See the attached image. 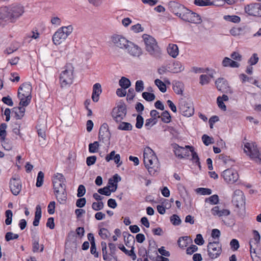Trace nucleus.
<instances>
[{
    "label": "nucleus",
    "instance_id": "obj_1",
    "mask_svg": "<svg viewBox=\"0 0 261 261\" xmlns=\"http://www.w3.org/2000/svg\"><path fill=\"white\" fill-rule=\"evenodd\" d=\"M143 162L146 168L151 175H155L160 171V163L152 149L146 147L144 149Z\"/></svg>",
    "mask_w": 261,
    "mask_h": 261
},
{
    "label": "nucleus",
    "instance_id": "obj_2",
    "mask_svg": "<svg viewBox=\"0 0 261 261\" xmlns=\"http://www.w3.org/2000/svg\"><path fill=\"white\" fill-rule=\"evenodd\" d=\"M142 38L145 44L146 50L148 53L156 59H160L162 56V51L155 39L147 34H144Z\"/></svg>",
    "mask_w": 261,
    "mask_h": 261
},
{
    "label": "nucleus",
    "instance_id": "obj_3",
    "mask_svg": "<svg viewBox=\"0 0 261 261\" xmlns=\"http://www.w3.org/2000/svg\"><path fill=\"white\" fill-rule=\"evenodd\" d=\"M73 27L71 25L62 27L59 29L53 36V41L56 45L60 44L72 32Z\"/></svg>",
    "mask_w": 261,
    "mask_h": 261
},
{
    "label": "nucleus",
    "instance_id": "obj_4",
    "mask_svg": "<svg viewBox=\"0 0 261 261\" xmlns=\"http://www.w3.org/2000/svg\"><path fill=\"white\" fill-rule=\"evenodd\" d=\"M8 11V21L14 22L24 13L23 7L20 5H13L6 7Z\"/></svg>",
    "mask_w": 261,
    "mask_h": 261
},
{
    "label": "nucleus",
    "instance_id": "obj_5",
    "mask_svg": "<svg viewBox=\"0 0 261 261\" xmlns=\"http://www.w3.org/2000/svg\"><path fill=\"white\" fill-rule=\"evenodd\" d=\"M178 107L180 113L184 116L190 117L194 114V109L193 104L183 98L179 99Z\"/></svg>",
    "mask_w": 261,
    "mask_h": 261
},
{
    "label": "nucleus",
    "instance_id": "obj_6",
    "mask_svg": "<svg viewBox=\"0 0 261 261\" xmlns=\"http://www.w3.org/2000/svg\"><path fill=\"white\" fill-rule=\"evenodd\" d=\"M207 249L208 256L212 259L218 258L222 252L221 245L218 241L208 243Z\"/></svg>",
    "mask_w": 261,
    "mask_h": 261
},
{
    "label": "nucleus",
    "instance_id": "obj_7",
    "mask_svg": "<svg viewBox=\"0 0 261 261\" xmlns=\"http://www.w3.org/2000/svg\"><path fill=\"white\" fill-rule=\"evenodd\" d=\"M245 148L247 150L244 149L245 152H248V155L250 158L257 163L261 162V154L254 143H247L245 144Z\"/></svg>",
    "mask_w": 261,
    "mask_h": 261
},
{
    "label": "nucleus",
    "instance_id": "obj_8",
    "mask_svg": "<svg viewBox=\"0 0 261 261\" xmlns=\"http://www.w3.org/2000/svg\"><path fill=\"white\" fill-rule=\"evenodd\" d=\"M180 18L186 22L195 24H200L202 22L201 18L199 14L187 8L181 15Z\"/></svg>",
    "mask_w": 261,
    "mask_h": 261
},
{
    "label": "nucleus",
    "instance_id": "obj_9",
    "mask_svg": "<svg viewBox=\"0 0 261 261\" xmlns=\"http://www.w3.org/2000/svg\"><path fill=\"white\" fill-rule=\"evenodd\" d=\"M232 202L236 207L244 210L245 208V197L240 190H236L233 193Z\"/></svg>",
    "mask_w": 261,
    "mask_h": 261
},
{
    "label": "nucleus",
    "instance_id": "obj_10",
    "mask_svg": "<svg viewBox=\"0 0 261 261\" xmlns=\"http://www.w3.org/2000/svg\"><path fill=\"white\" fill-rule=\"evenodd\" d=\"M101 245L103 259L106 261H114V244L109 243L108 248L106 242H102Z\"/></svg>",
    "mask_w": 261,
    "mask_h": 261
},
{
    "label": "nucleus",
    "instance_id": "obj_11",
    "mask_svg": "<svg viewBox=\"0 0 261 261\" xmlns=\"http://www.w3.org/2000/svg\"><path fill=\"white\" fill-rule=\"evenodd\" d=\"M111 134L109 129V126L107 123H103L100 127L98 133V139L102 141L106 145L110 144V140Z\"/></svg>",
    "mask_w": 261,
    "mask_h": 261
},
{
    "label": "nucleus",
    "instance_id": "obj_12",
    "mask_svg": "<svg viewBox=\"0 0 261 261\" xmlns=\"http://www.w3.org/2000/svg\"><path fill=\"white\" fill-rule=\"evenodd\" d=\"M73 69H65L63 71L60 76V82L62 87L70 85L73 80Z\"/></svg>",
    "mask_w": 261,
    "mask_h": 261
},
{
    "label": "nucleus",
    "instance_id": "obj_13",
    "mask_svg": "<svg viewBox=\"0 0 261 261\" xmlns=\"http://www.w3.org/2000/svg\"><path fill=\"white\" fill-rule=\"evenodd\" d=\"M168 9L171 12L180 18L186 8L176 2L170 1L168 3Z\"/></svg>",
    "mask_w": 261,
    "mask_h": 261
},
{
    "label": "nucleus",
    "instance_id": "obj_14",
    "mask_svg": "<svg viewBox=\"0 0 261 261\" xmlns=\"http://www.w3.org/2000/svg\"><path fill=\"white\" fill-rule=\"evenodd\" d=\"M222 176L224 180L228 184H233L237 181L239 178L237 172L231 169L225 170L222 172Z\"/></svg>",
    "mask_w": 261,
    "mask_h": 261
},
{
    "label": "nucleus",
    "instance_id": "obj_15",
    "mask_svg": "<svg viewBox=\"0 0 261 261\" xmlns=\"http://www.w3.org/2000/svg\"><path fill=\"white\" fill-rule=\"evenodd\" d=\"M65 182L66 179L63 175L61 173H57L55 175L53 179V188L54 190L64 188V187L66 188Z\"/></svg>",
    "mask_w": 261,
    "mask_h": 261
},
{
    "label": "nucleus",
    "instance_id": "obj_16",
    "mask_svg": "<svg viewBox=\"0 0 261 261\" xmlns=\"http://www.w3.org/2000/svg\"><path fill=\"white\" fill-rule=\"evenodd\" d=\"M260 3H253L245 7V12L250 16L259 17Z\"/></svg>",
    "mask_w": 261,
    "mask_h": 261
},
{
    "label": "nucleus",
    "instance_id": "obj_17",
    "mask_svg": "<svg viewBox=\"0 0 261 261\" xmlns=\"http://www.w3.org/2000/svg\"><path fill=\"white\" fill-rule=\"evenodd\" d=\"M215 85L217 87V89L222 92H229L230 93L232 92L228 86V83L227 81L223 77L218 78L215 81Z\"/></svg>",
    "mask_w": 261,
    "mask_h": 261
},
{
    "label": "nucleus",
    "instance_id": "obj_18",
    "mask_svg": "<svg viewBox=\"0 0 261 261\" xmlns=\"http://www.w3.org/2000/svg\"><path fill=\"white\" fill-rule=\"evenodd\" d=\"M21 182L19 178H12L10 181V188L11 192L14 195L19 194L21 190Z\"/></svg>",
    "mask_w": 261,
    "mask_h": 261
},
{
    "label": "nucleus",
    "instance_id": "obj_19",
    "mask_svg": "<svg viewBox=\"0 0 261 261\" xmlns=\"http://www.w3.org/2000/svg\"><path fill=\"white\" fill-rule=\"evenodd\" d=\"M114 187V175H113L109 179L108 184L103 188H100L98 190V193L106 196H110L112 192H114L113 188Z\"/></svg>",
    "mask_w": 261,
    "mask_h": 261
},
{
    "label": "nucleus",
    "instance_id": "obj_20",
    "mask_svg": "<svg viewBox=\"0 0 261 261\" xmlns=\"http://www.w3.org/2000/svg\"><path fill=\"white\" fill-rule=\"evenodd\" d=\"M32 89L31 84L27 83H23L18 89L17 96L22 95L24 97L32 98Z\"/></svg>",
    "mask_w": 261,
    "mask_h": 261
},
{
    "label": "nucleus",
    "instance_id": "obj_21",
    "mask_svg": "<svg viewBox=\"0 0 261 261\" xmlns=\"http://www.w3.org/2000/svg\"><path fill=\"white\" fill-rule=\"evenodd\" d=\"M66 189V188L64 187V188L54 190L56 199L60 204H64L66 202L67 198Z\"/></svg>",
    "mask_w": 261,
    "mask_h": 261
},
{
    "label": "nucleus",
    "instance_id": "obj_22",
    "mask_svg": "<svg viewBox=\"0 0 261 261\" xmlns=\"http://www.w3.org/2000/svg\"><path fill=\"white\" fill-rule=\"evenodd\" d=\"M175 155L179 159H182L184 156L188 155V151L185 148L179 146L177 144H172Z\"/></svg>",
    "mask_w": 261,
    "mask_h": 261
},
{
    "label": "nucleus",
    "instance_id": "obj_23",
    "mask_svg": "<svg viewBox=\"0 0 261 261\" xmlns=\"http://www.w3.org/2000/svg\"><path fill=\"white\" fill-rule=\"evenodd\" d=\"M125 49L133 56L139 57L141 55V49L132 42L129 43Z\"/></svg>",
    "mask_w": 261,
    "mask_h": 261
},
{
    "label": "nucleus",
    "instance_id": "obj_24",
    "mask_svg": "<svg viewBox=\"0 0 261 261\" xmlns=\"http://www.w3.org/2000/svg\"><path fill=\"white\" fill-rule=\"evenodd\" d=\"M212 214L214 216L218 217L228 216L230 212L227 209H221L219 206H215L211 210Z\"/></svg>",
    "mask_w": 261,
    "mask_h": 261
},
{
    "label": "nucleus",
    "instance_id": "obj_25",
    "mask_svg": "<svg viewBox=\"0 0 261 261\" xmlns=\"http://www.w3.org/2000/svg\"><path fill=\"white\" fill-rule=\"evenodd\" d=\"M129 42L124 37L120 35H115V46L120 48H125Z\"/></svg>",
    "mask_w": 261,
    "mask_h": 261
},
{
    "label": "nucleus",
    "instance_id": "obj_26",
    "mask_svg": "<svg viewBox=\"0 0 261 261\" xmlns=\"http://www.w3.org/2000/svg\"><path fill=\"white\" fill-rule=\"evenodd\" d=\"M102 92L101 85L99 83H96L93 85L92 99L93 101L97 102L99 100V96Z\"/></svg>",
    "mask_w": 261,
    "mask_h": 261
},
{
    "label": "nucleus",
    "instance_id": "obj_27",
    "mask_svg": "<svg viewBox=\"0 0 261 261\" xmlns=\"http://www.w3.org/2000/svg\"><path fill=\"white\" fill-rule=\"evenodd\" d=\"M223 67H230L231 68H238L240 64L237 61H233L228 57H225L222 62Z\"/></svg>",
    "mask_w": 261,
    "mask_h": 261
},
{
    "label": "nucleus",
    "instance_id": "obj_28",
    "mask_svg": "<svg viewBox=\"0 0 261 261\" xmlns=\"http://www.w3.org/2000/svg\"><path fill=\"white\" fill-rule=\"evenodd\" d=\"M126 114V108L125 105H121L118 107V112L115 116V121H118L123 119Z\"/></svg>",
    "mask_w": 261,
    "mask_h": 261
},
{
    "label": "nucleus",
    "instance_id": "obj_29",
    "mask_svg": "<svg viewBox=\"0 0 261 261\" xmlns=\"http://www.w3.org/2000/svg\"><path fill=\"white\" fill-rule=\"evenodd\" d=\"M25 109L22 107H14L12 109V113L15 114L16 119H21L24 115Z\"/></svg>",
    "mask_w": 261,
    "mask_h": 261
},
{
    "label": "nucleus",
    "instance_id": "obj_30",
    "mask_svg": "<svg viewBox=\"0 0 261 261\" xmlns=\"http://www.w3.org/2000/svg\"><path fill=\"white\" fill-rule=\"evenodd\" d=\"M173 89L177 94L182 95L184 90V85L181 82L175 81L173 83Z\"/></svg>",
    "mask_w": 261,
    "mask_h": 261
},
{
    "label": "nucleus",
    "instance_id": "obj_31",
    "mask_svg": "<svg viewBox=\"0 0 261 261\" xmlns=\"http://www.w3.org/2000/svg\"><path fill=\"white\" fill-rule=\"evenodd\" d=\"M150 245L151 243L150 241H149V247L147 249L148 254L147 257L148 258V257L151 260L155 261L159 255H158V252L155 248H151L150 247Z\"/></svg>",
    "mask_w": 261,
    "mask_h": 261
},
{
    "label": "nucleus",
    "instance_id": "obj_32",
    "mask_svg": "<svg viewBox=\"0 0 261 261\" xmlns=\"http://www.w3.org/2000/svg\"><path fill=\"white\" fill-rule=\"evenodd\" d=\"M167 51L170 56L173 58H176L178 55V48L177 45L174 44H169L167 47Z\"/></svg>",
    "mask_w": 261,
    "mask_h": 261
},
{
    "label": "nucleus",
    "instance_id": "obj_33",
    "mask_svg": "<svg viewBox=\"0 0 261 261\" xmlns=\"http://www.w3.org/2000/svg\"><path fill=\"white\" fill-rule=\"evenodd\" d=\"M186 148H189L190 151L192 153V159L193 162L198 166L199 169H201V165L199 161V158L197 153L194 151V147L193 146L187 145L186 146Z\"/></svg>",
    "mask_w": 261,
    "mask_h": 261
},
{
    "label": "nucleus",
    "instance_id": "obj_34",
    "mask_svg": "<svg viewBox=\"0 0 261 261\" xmlns=\"http://www.w3.org/2000/svg\"><path fill=\"white\" fill-rule=\"evenodd\" d=\"M119 85L123 89H127L131 86V82L127 77L122 76L119 81Z\"/></svg>",
    "mask_w": 261,
    "mask_h": 261
},
{
    "label": "nucleus",
    "instance_id": "obj_35",
    "mask_svg": "<svg viewBox=\"0 0 261 261\" xmlns=\"http://www.w3.org/2000/svg\"><path fill=\"white\" fill-rule=\"evenodd\" d=\"M172 66L173 68L171 69V71L173 73L180 72L184 69V67L181 63L179 61L174 62L172 64Z\"/></svg>",
    "mask_w": 261,
    "mask_h": 261
},
{
    "label": "nucleus",
    "instance_id": "obj_36",
    "mask_svg": "<svg viewBox=\"0 0 261 261\" xmlns=\"http://www.w3.org/2000/svg\"><path fill=\"white\" fill-rule=\"evenodd\" d=\"M117 128L122 130H131L133 128V126L129 122H121L119 123Z\"/></svg>",
    "mask_w": 261,
    "mask_h": 261
},
{
    "label": "nucleus",
    "instance_id": "obj_37",
    "mask_svg": "<svg viewBox=\"0 0 261 261\" xmlns=\"http://www.w3.org/2000/svg\"><path fill=\"white\" fill-rule=\"evenodd\" d=\"M37 129V133L39 137H40L44 140L46 138V126L45 125H37L36 127Z\"/></svg>",
    "mask_w": 261,
    "mask_h": 261
},
{
    "label": "nucleus",
    "instance_id": "obj_38",
    "mask_svg": "<svg viewBox=\"0 0 261 261\" xmlns=\"http://www.w3.org/2000/svg\"><path fill=\"white\" fill-rule=\"evenodd\" d=\"M7 127V124L3 123L0 125V140L1 142H4L7 135L6 128Z\"/></svg>",
    "mask_w": 261,
    "mask_h": 261
},
{
    "label": "nucleus",
    "instance_id": "obj_39",
    "mask_svg": "<svg viewBox=\"0 0 261 261\" xmlns=\"http://www.w3.org/2000/svg\"><path fill=\"white\" fill-rule=\"evenodd\" d=\"M6 7H2L0 9V24L3 21H8V11Z\"/></svg>",
    "mask_w": 261,
    "mask_h": 261
},
{
    "label": "nucleus",
    "instance_id": "obj_40",
    "mask_svg": "<svg viewBox=\"0 0 261 261\" xmlns=\"http://www.w3.org/2000/svg\"><path fill=\"white\" fill-rule=\"evenodd\" d=\"M18 97L20 99L19 107H22L24 108V107L28 106L31 102V98L24 97L22 95H19Z\"/></svg>",
    "mask_w": 261,
    "mask_h": 261
},
{
    "label": "nucleus",
    "instance_id": "obj_41",
    "mask_svg": "<svg viewBox=\"0 0 261 261\" xmlns=\"http://www.w3.org/2000/svg\"><path fill=\"white\" fill-rule=\"evenodd\" d=\"M224 19L226 21L233 23H239L241 21L240 17L237 15H225Z\"/></svg>",
    "mask_w": 261,
    "mask_h": 261
},
{
    "label": "nucleus",
    "instance_id": "obj_42",
    "mask_svg": "<svg viewBox=\"0 0 261 261\" xmlns=\"http://www.w3.org/2000/svg\"><path fill=\"white\" fill-rule=\"evenodd\" d=\"M253 243L252 240H250L249 242V246H250V253L251 255V258L253 261H258V258L261 257V256L255 255V256H253V254H256V251L254 248H253L252 243Z\"/></svg>",
    "mask_w": 261,
    "mask_h": 261
},
{
    "label": "nucleus",
    "instance_id": "obj_43",
    "mask_svg": "<svg viewBox=\"0 0 261 261\" xmlns=\"http://www.w3.org/2000/svg\"><path fill=\"white\" fill-rule=\"evenodd\" d=\"M194 4L199 6H207L213 5V3L210 0H195Z\"/></svg>",
    "mask_w": 261,
    "mask_h": 261
},
{
    "label": "nucleus",
    "instance_id": "obj_44",
    "mask_svg": "<svg viewBox=\"0 0 261 261\" xmlns=\"http://www.w3.org/2000/svg\"><path fill=\"white\" fill-rule=\"evenodd\" d=\"M154 83L162 92L164 93L166 91V86L161 80L156 79L154 81Z\"/></svg>",
    "mask_w": 261,
    "mask_h": 261
},
{
    "label": "nucleus",
    "instance_id": "obj_45",
    "mask_svg": "<svg viewBox=\"0 0 261 261\" xmlns=\"http://www.w3.org/2000/svg\"><path fill=\"white\" fill-rule=\"evenodd\" d=\"M219 159L221 160L225 164L233 163L234 161L230 159L229 156H227L224 154H221L219 155Z\"/></svg>",
    "mask_w": 261,
    "mask_h": 261
},
{
    "label": "nucleus",
    "instance_id": "obj_46",
    "mask_svg": "<svg viewBox=\"0 0 261 261\" xmlns=\"http://www.w3.org/2000/svg\"><path fill=\"white\" fill-rule=\"evenodd\" d=\"M188 237H180L179 238L177 243L179 246L181 248H184L187 247L188 245Z\"/></svg>",
    "mask_w": 261,
    "mask_h": 261
},
{
    "label": "nucleus",
    "instance_id": "obj_47",
    "mask_svg": "<svg viewBox=\"0 0 261 261\" xmlns=\"http://www.w3.org/2000/svg\"><path fill=\"white\" fill-rule=\"evenodd\" d=\"M6 219L5 223L7 225H9L12 223L13 213L11 210H8L5 212Z\"/></svg>",
    "mask_w": 261,
    "mask_h": 261
},
{
    "label": "nucleus",
    "instance_id": "obj_48",
    "mask_svg": "<svg viewBox=\"0 0 261 261\" xmlns=\"http://www.w3.org/2000/svg\"><path fill=\"white\" fill-rule=\"evenodd\" d=\"M158 122L156 118H149L146 120L145 126L147 129H150L151 127L155 125Z\"/></svg>",
    "mask_w": 261,
    "mask_h": 261
},
{
    "label": "nucleus",
    "instance_id": "obj_49",
    "mask_svg": "<svg viewBox=\"0 0 261 261\" xmlns=\"http://www.w3.org/2000/svg\"><path fill=\"white\" fill-rule=\"evenodd\" d=\"M44 180V173L42 171H39L37 177L36 186L37 187H40L42 186Z\"/></svg>",
    "mask_w": 261,
    "mask_h": 261
},
{
    "label": "nucleus",
    "instance_id": "obj_50",
    "mask_svg": "<svg viewBox=\"0 0 261 261\" xmlns=\"http://www.w3.org/2000/svg\"><path fill=\"white\" fill-rule=\"evenodd\" d=\"M170 220L172 224L175 226L180 225L181 222L180 218L176 214L172 215L170 218Z\"/></svg>",
    "mask_w": 261,
    "mask_h": 261
},
{
    "label": "nucleus",
    "instance_id": "obj_51",
    "mask_svg": "<svg viewBox=\"0 0 261 261\" xmlns=\"http://www.w3.org/2000/svg\"><path fill=\"white\" fill-rule=\"evenodd\" d=\"M142 96L143 98L147 101H153L155 98V95L153 93L147 92H143Z\"/></svg>",
    "mask_w": 261,
    "mask_h": 261
},
{
    "label": "nucleus",
    "instance_id": "obj_52",
    "mask_svg": "<svg viewBox=\"0 0 261 261\" xmlns=\"http://www.w3.org/2000/svg\"><path fill=\"white\" fill-rule=\"evenodd\" d=\"M161 117L162 121L165 123H168L171 121V116L167 111L163 112L161 114Z\"/></svg>",
    "mask_w": 261,
    "mask_h": 261
},
{
    "label": "nucleus",
    "instance_id": "obj_53",
    "mask_svg": "<svg viewBox=\"0 0 261 261\" xmlns=\"http://www.w3.org/2000/svg\"><path fill=\"white\" fill-rule=\"evenodd\" d=\"M32 238L33 239V242L32 244V251L34 252H37L39 249V239H35V235H32Z\"/></svg>",
    "mask_w": 261,
    "mask_h": 261
},
{
    "label": "nucleus",
    "instance_id": "obj_54",
    "mask_svg": "<svg viewBox=\"0 0 261 261\" xmlns=\"http://www.w3.org/2000/svg\"><path fill=\"white\" fill-rule=\"evenodd\" d=\"M244 29L241 27H234L230 30V33L233 36H239L242 34Z\"/></svg>",
    "mask_w": 261,
    "mask_h": 261
},
{
    "label": "nucleus",
    "instance_id": "obj_55",
    "mask_svg": "<svg viewBox=\"0 0 261 261\" xmlns=\"http://www.w3.org/2000/svg\"><path fill=\"white\" fill-rule=\"evenodd\" d=\"M205 201L209 202L212 204H216L219 202V197L217 195H213L210 197L206 198Z\"/></svg>",
    "mask_w": 261,
    "mask_h": 261
},
{
    "label": "nucleus",
    "instance_id": "obj_56",
    "mask_svg": "<svg viewBox=\"0 0 261 261\" xmlns=\"http://www.w3.org/2000/svg\"><path fill=\"white\" fill-rule=\"evenodd\" d=\"M99 234L103 239H106L110 237L111 234L108 229L102 228L99 231Z\"/></svg>",
    "mask_w": 261,
    "mask_h": 261
},
{
    "label": "nucleus",
    "instance_id": "obj_57",
    "mask_svg": "<svg viewBox=\"0 0 261 261\" xmlns=\"http://www.w3.org/2000/svg\"><path fill=\"white\" fill-rule=\"evenodd\" d=\"M213 138L209 137L208 135L204 134L202 137V140L206 146H208L211 144L214 143Z\"/></svg>",
    "mask_w": 261,
    "mask_h": 261
},
{
    "label": "nucleus",
    "instance_id": "obj_58",
    "mask_svg": "<svg viewBox=\"0 0 261 261\" xmlns=\"http://www.w3.org/2000/svg\"><path fill=\"white\" fill-rule=\"evenodd\" d=\"M124 240L126 246L130 248L131 246H134L135 242V238L133 235L128 236V238H126Z\"/></svg>",
    "mask_w": 261,
    "mask_h": 261
},
{
    "label": "nucleus",
    "instance_id": "obj_59",
    "mask_svg": "<svg viewBox=\"0 0 261 261\" xmlns=\"http://www.w3.org/2000/svg\"><path fill=\"white\" fill-rule=\"evenodd\" d=\"M19 237L18 234L13 233L12 232H8L5 235V240L6 241L9 242L11 240L17 239Z\"/></svg>",
    "mask_w": 261,
    "mask_h": 261
},
{
    "label": "nucleus",
    "instance_id": "obj_60",
    "mask_svg": "<svg viewBox=\"0 0 261 261\" xmlns=\"http://www.w3.org/2000/svg\"><path fill=\"white\" fill-rule=\"evenodd\" d=\"M99 147V143L97 141H95L93 143L89 145V150L91 153H95L97 152Z\"/></svg>",
    "mask_w": 261,
    "mask_h": 261
},
{
    "label": "nucleus",
    "instance_id": "obj_61",
    "mask_svg": "<svg viewBox=\"0 0 261 261\" xmlns=\"http://www.w3.org/2000/svg\"><path fill=\"white\" fill-rule=\"evenodd\" d=\"M103 206L104 204L102 201L94 202L92 204V209L96 211L102 210L103 208Z\"/></svg>",
    "mask_w": 261,
    "mask_h": 261
},
{
    "label": "nucleus",
    "instance_id": "obj_62",
    "mask_svg": "<svg viewBox=\"0 0 261 261\" xmlns=\"http://www.w3.org/2000/svg\"><path fill=\"white\" fill-rule=\"evenodd\" d=\"M144 88V83L142 80L137 81L135 84V90L137 92H142Z\"/></svg>",
    "mask_w": 261,
    "mask_h": 261
},
{
    "label": "nucleus",
    "instance_id": "obj_63",
    "mask_svg": "<svg viewBox=\"0 0 261 261\" xmlns=\"http://www.w3.org/2000/svg\"><path fill=\"white\" fill-rule=\"evenodd\" d=\"M144 123V119L143 117L140 115H138L137 116L136 118V127L137 128H142L143 125Z\"/></svg>",
    "mask_w": 261,
    "mask_h": 261
},
{
    "label": "nucleus",
    "instance_id": "obj_64",
    "mask_svg": "<svg viewBox=\"0 0 261 261\" xmlns=\"http://www.w3.org/2000/svg\"><path fill=\"white\" fill-rule=\"evenodd\" d=\"M86 193V188L83 185H80L77 189V196L78 197H82Z\"/></svg>",
    "mask_w": 261,
    "mask_h": 261
}]
</instances>
